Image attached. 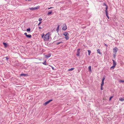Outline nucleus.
I'll list each match as a JSON object with an SVG mask.
<instances>
[{"label":"nucleus","instance_id":"1","mask_svg":"<svg viewBox=\"0 0 124 124\" xmlns=\"http://www.w3.org/2000/svg\"><path fill=\"white\" fill-rule=\"evenodd\" d=\"M49 33H48L45 35L44 37V41H46L49 40Z\"/></svg>","mask_w":124,"mask_h":124},{"label":"nucleus","instance_id":"2","mask_svg":"<svg viewBox=\"0 0 124 124\" xmlns=\"http://www.w3.org/2000/svg\"><path fill=\"white\" fill-rule=\"evenodd\" d=\"M118 50V48L116 47H115L113 48V50L114 53L116 54Z\"/></svg>","mask_w":124,"mask_h":124},{"label":"nucleus","instance_id":"3","mask_svg":"<svg viewBox=\"0 0 124 124\" xmlns=\"http://www.w3.org/2000/svg\"><path fill=\"white\" fill-rule=\"evenodd\" d=\"M67 29V26L66 24H64L63 25L62 29L63 30H65Z\"/></svg>","mask_w":124,"mask_h":124},{"label":"nucleus","instance_id":"4","mask_svg":"<svg viewBox=\"0 0 124 124\" xmlns=\"http://www.w3.org/2000/svg\"><path fill=\"white\" fill-rule=\"evenodd\" d=\"M53 100L52 99L48 101H46L44 104V105H47L51 101H52Z\"/></svg>","mask_w":124,"mask_h":124},{"label":"nucleus","instance_id":"5","mask_svg":"<svg viewBox=\"0 0 124 124\" xmlns=\"http://www.w3.org/2000/svg\"><path fill=\"white\" fill-rule=\"evenodd\" d=\"M80 50V49H78V50H77V55L78 56H79Z\"/></svg>","mask_w":124,"mask_h":124},{"label":"nucleus","instance_id":"6","mask_svg":"<svg viewBox=\"0 0 124 124\" xmlns=\"http://www.w3.org/2000/svg\"><path fill=\"white\" fill-rule=\"evenodd\" d=\"M63 35L65 36H66L69 35V34L67 32H64L63 33Z\"/></svg>","mask_w":124,"mask_h":124},{"label":"nucleus","instance_id":"7","mask_svg":"<svg viewBox=\"0 0 124 124\" xmlns=\"http://www.w3.org/2000/svg\"><path fill=\"white\" fill-rule=\"evenodd\" d=\"M112 61L113 62V65L116 66V62L113 60H112Z\"/></svg>","mask_w":124,"mask_h":124},{"label":"nucleus","instance_id":"8","mask_svg":"<svg viewBox=\"0 0 124 124\" xmlns=\"http://www.w3.org/2000/svg\"><path fill=\"white\" fill-rule=\"evenodd\" d=\"M26 37L29 38H31V35L30 34L27 35H26Z\"/></svg>","mask_w":124,"mask_h":124},{"label":"nucleus","instance_id":"9","mask_svg":"<svg viewBox=\"0 0 124 124\" xmlns=\"http://www.w3.org/2000/svg\"><path fill=\"white\" fill-rule=\"evenodd\" d=\"M59 25L56 29V31L57 32H58L59 31Z\"/></svg>","mask_w":124,"mask_h":124},{"label":"nucleus","instance_id":"10","mask_svg":"<svg viewBox=\"0 0 124 124\" xmlns=\"http://www.w3.org/2000/svg\"><path fill=\"white\" fill-rule=\"evenodd\" d=\"M20 76H26L27 75L26 74L24 73H22L20 75Z\"/></svg>","mask_w":124,"mask_h":124},{"label":"nucleus","instance_id":"11","mask_svg":"<svg viewBox=\"0 0 124 124\" xmlns=\"http://www.w3.org/2000/svg\"><path fill=\"white\" fill-rule=\"evenodd\" d=\"M39 8V6H37L36 7H34V10H36L38 9Z\"/></svg>","mask_w":124,"mask_h":124},{"label":"nucleus","instance_id":"12","mask_svg":"<svg viewBox=\"0 0 124 124\" xmlns=\"http://www.w3.org/2000/svg\"><path fill=\"white\" fill-rule=\"evenodd\" d=\"M52 13H53L52 11H50V12H48V13L47 15H50V14H51Z\"/></svg>","mask_w":124,"mask_h":124},{"label":"nucleus","instance_id":"13","mask_svg":"<svg viewBox=\"0 0 124 124\" xmlns=\"http://www.w3.org/2000/svg\"><path fill=\"white\" fill-rule=\"evenodd\" d=\"M91 66H90L88 67V69L90 71H91Z\"/></svg>","mask_w":124,"mask_h":124},{"label":"nucleus","instance_id":"14","mask_svg":"<svg viewBox=\"0 0 124 124\" xmlns=\"http://www.w3.org/2000/svg\"><path fill=\"white\" fill-rule=\"evenodd\" d=\"M65 36V38L67 40L68 39H69V36Z\"/></svg>","mask_w":124,"mask_h":124},{"label":"nucleus","instance_id":"15","mask_svg":"<svg viewBox=\"0 0 124 124\" xmlns=\"http://www.w3.org/2000/svg\"><path fill=\"white\" fill-rule=\"evenodd\" d=\"M119 99L120 101H124V98H120Z\"/></svg>","mask_w":124,"mask_h":124},{"label":"nucleus","instance_id":"16","mask_svg":"<svg viewBox=\"0 0 124 124\" xmlns=\"http://www.w3.org/2000/svg\"><path fill=\"white\" fill-rule=\"evenodd\" d=\"M3 44L4 46L5 47H6L7 45V43L4 42L3 43Z\"/></svg>","mask_w":124,"mask_h":124},{"label":"nucleus","instance_id":"17","mask_svg":"<svg viewBox=\"0 0 124 124\" xmlns=\"http://www.w3.org/2000/svg\"><path fill=\"white\" fill-rule=\"evenodd\" d=\"M97 53H98L100 54H101V53L100 52V50L99 49H98L97 50Z\"/></svg>","mask_w":124,"mask_h":124},{"label":"nucleus","instance_id":"18","mask_svg":"<svg viewBox=\"0 0 124 124\" xmlns=\"http://www.w3.org/2000/svg\"><path fill=\"white\" fill-rule=\"evenodd\" d=\"M51 55L50 54H49L48 56L47 55H46V57L47 58H48L49 57L51 56Z\"/></svg>","mask_w":124,"mask_h":124},{"label":"nucleus","instance_id":"19","mask_svg":"<svg viewBox=\"0 0 124 124\" xmlns=\"http://www.w3.org/2000/svg\"><path fill=\"white\" fill-rule=\"evenodd\" d=\"M105 76H104L102 78V81H104V80H105Z\"/></svg>","mask_w":124,"mask_h":124},{"label":"nucleus","instance_id":"20","mask_svg":"<svg viewBox=\"0 0 124 124\" xmlns=\"http://www.w3.org/2000/svg\"><path fill=\"white\" fill-rule=\"evenodd\" d=\"M42 63L44 65H47L48 64H46V61H45L44 62H43V63Z\"/></svg>","mask_w":124,"mask_h":124},{"label":"nucleus","instance_id":"21","mask_svg":"<svg viewBox=\"0 0 124 124\" xmlns=\"http://www.w3.org/2000/svg\"><path fill=\"white\" fill-rule=\"evenodd\" d=\"M88 55H90V54L91 52V51L90 50H88Z\"/></svg>","mask_w":124,"mask_h":124},{"label":"nucleus","instance_id":"22","mask_svg":"<svg viewBox=\"0 0 124 124\" xmlns=\"http://www.w3.org/2000/svg\"><path fill=\"white\" fill-rule=\"evenodd\" d=\"M105 14L106 16H108V11H105Z\"/></svg>","mask_w":124,"mask_h":124},{"label":"nucleus","instance_id":"23","mask_svg":"<svg viewBox=\"0 0 124 124\" xmlns=\"http://www.w3.org/2000/svg\"><path fill=\"white\" fill-rule=\"evenodd\" d=\"M41 38H42L44 37V33H42L41 34Z\"/></svg>","mask_w":124,"mask_h":124},{"label":"nucleus","instance_id":"24","mask_svg":"<svg viewBox=\"0 0 124 124\" xmlns=\"http://www.w3.org/2000/svg\"><path fill=\"white\" fill-rule=\"evenodd\" d=\"M104 84V81H102V83L101 84V86H102Z\"/></svg>","mask_w":124,"mask_h":124},{"label":"nucleus","instance_id":"25","mask_svg":"<svg viewBox=\"0 0 124 124\" xmlns=\"http://www.w3.org/2000/svg\"><path fill=\"white\" fill-rule=\"evenodd\" d=\"M31 29L30 28H28L27 29L26 31H30Z\"/></svg>","mask_w":124,"mask_h":124},{"label":"nucleus","instance_id":"26","mask_svg":"<svg viewBox=\"0 0 124 124\" xmlns=\"http://www.w3.org/2000/svg\"><path fill=\"white\" fill-rule=\"evenodd\" d=\"M5 58L6 59L7 61H8V60L9 59V58L8 56H6V57H5Z\"/></svg>","mask_w":124,"mask_h":124},{"label":"nucleus","instance_id":"27","mask_svg":"<svg viewBox=\"0 0 124 124\" xmlns=\"http://www.w3.org/2000/svg\"><path fill=\"white\" fill-rule=\"evenodd\" d=\"M119 82L120 83L124 82V81L122 80H120L119 81Z\"/></svg>","mask_w":124,"mask_h":124},{"label":"nucleus","instance_id":"28","mask_svg":"<svg viewBox=\"0 0 124 124\" xmlns=\"http://www.w3.org/2000/svg\"><path fill=\"white\" fill-rule=\"evenodd\" d=\"M74 69V68H71L70 69H69V70L70 71V70H73Z\"/></svg>","mask_w":124,"mask_h":124},{"label":"nucleus","instance_id":"29","mask_svg":"<svg viewBox=\"0 0 124 124\" xmlns=\"http://www.w3.org/2000/svg\"><path fill=\"white\" fill-rule=\"evenodd\" d=\"M108 6H106V8H105V11H108L107 9H108Z\"/></svg>","mask_w":124,"mask_h":124},{"label":"nucleus","instance_id":"30","mask_svg":"<svg viewBox=\"0 0 124 124\" xmlns=\"http://www.w3.org/2000/svg\"><path fill=\"white\" fill-rule=\"evenodd\" d=\"M29 9L31 10H34V7H32L31 8H29Z\"/></svg>","mask_w":124,"mask_h":124},{"label":"nucleus","instance_id":"31","mask_svg":"<svg viewBox=\"0 0 124 124\" xmlns=\"http://www.w3.org/2000/svg\"><path fill=\"white\" fill-rule=\"evenodd\" d=\"M115 67V66L114 65H113V66H112L111 67V68H113L114 69Z\"/></svg>","mask_w":124,"mask_h":124},{"label":"nucleus","instance_id":"32","mask_svg":"<svg viewBox=\"0 0 124 124\" xmlns=\"http://www.w3.org/2000/svg\"><path fill=\"white\" fill-rule=\"evenodd\" d=\"M42 19L41 18H40L39 19V21H41L42 20Z\"/></svg>","mask_w":124,"mask_h":124},{"label":"nucleus","instance_id":"33","mask_svg":"<svg viewBox=\"0 0 124 124\" xmlns=\"http://www.w3.org/2000/svg\"><path fill=\"white\" fill-rule=\"evenodd\" d=\"M62 42H58V43H57V44H56L57 45H59V44L61 43H62Z\"/></svg>","mask_w":124,"mask_h":124},{"label":"nucleus","instance_id":"34","mask_svg":"<svg viewBox=\"0 0 124 124\" xmlns=\"http://www.w3.org/2000/svg\"><path fill=\"white\" fill-rule=\"evenodd\" d=\"M114 54H113V57L115 58V57H116V54H115V53H114Z\"/></svg>","mask_w":124,"mask_h":124},{"label":"nucleus","instance_id":"35","mask_svg":"<svg viewBox=\"0 0 124 124\" xmlns=\"http://www.w3.org/2000/svg\"><path fill=\"white\" fill-rule=\"evenodd\" d=\"M41 23V22H40L38 24V26H39L40 24Z\"/></svg>","mask_w":124,"mask_h":124},{"label":"nucleus","instance_id":"36","mask_svg":"<svg viewBox=\"0 0 124 124\" xmlns=\"http://www.w3.org/2000/svg\"><path fill=\"white\" fill-rule=\"evenodd\" d=\"M113 97V96L109 98V100L110 101L111 99V98Z\"/></svg>","mask_w":124,"mask_h":124},{"label":"nucleus","instance_id":"37","mask_svg":"<svg viewBox=\"0 0 124 124\" xmlns=\"http://www.w3.org/2000/svg\"><path fill=\"white\" fill-rule=\"evenodd\" d=\"M103 5H104V6H107V5H106V4H105V3H104L103 4Z\"/></svg>","mask_w":124,"mask_h":124},{"label":"nucleus","instance_id":"38","mask_svg":"<svg viewBox=\"0 0 124 124\" xmlns=\"http://www.w3.org/2000/svg\"><path fill=\"white\" fill-rule=\"evenodd\" d=\"M104 44L106 46V47H107L108 45H106V44L104 43Z\"/></svg>","mask_w":124,"mask_h":124},{"label":"nucleus","instance_id":"39","mask_svg":"<svg viewBox=\"0 0 124 124\" xmlns=\"http://www.w3.org/2000/svg\"><path fill=\"white\" fill-rule=\"evenodd\" d=\"M24 35H25L26 36V35H27V33L25 32L24 33Z\"/></svg>","mask_w":124,"mask_h":124},{"label":"nucleus","instance_id":"40","mask_svg":"<svg viewBox=\"0 0 124 124\" xmlns=\"http://www.w3.org/2000/svg\"><path fill=\"white\" fill-rule=\"evenodd\" d=\"M102 86H101V90H103V87H102Z\"/></svg>","mask_w":124,"mask_h":124},{"label":"nucleus","instance_id":"41","mask_svg":"<svg viewBox=\"0 0 124 124\" xmlns=\"http://www.w3.org/2000/svg\"><path fill=\"white\" fill-rule=\"evenodd\" d=\"M106 16H107V17L108 18V19H109V17L108 16V15Z\"/></svg>","mask_w":124,"mask_h":124},{"label":"nucleus","instance_id":"42","mask_svg":"<svg viewBox=\"0 0 124 124\" xmlns=\"http://www.w3.org/2000/svg\"><path fill=\"white\" fill-rule=\"evenodd\" d=\"M39 29H42V28H41V27H39Z\"/></svg>","mask_w":124,"mask_h":124},{"label":"nucleus","instance_id":"43","mask_svg":"<svg viewBox=\"0 0 124 124\" xmlns=\"http://www.w3.org/2000/svg\"><path fill=\"white\" fill-rule=\"evenodd\" d=\"M53 8V7H50V8H48V9H50V8Z\"/></svg>","mask_w":124,"mask_h":124},{"label":"nucleus","instance_id":"44","mask_svg":"<svg viewBox=\"0 0 124 124\" xmlns=\"http://www.w3.org/2000/svg\"><path fill=\"white\" fill-rule=\"evenodd\" d=\"M52 69L53 70H54V68L53 67H52Z\"/></svg>","mask_w":124,"mask_h":124},{"label":"nucleus","instance_id":"45","mask_svg":"<svg viewBox=\"0 0 124 124\" xmlns=\"http://www.w3.org/2000/svg\"><path fill=\"white\" fill-rule=\"evenodd\" d=\"M31 0H28V1H29Z\"/></svg>","mask_w":124,"mask_h":124}]
</instances>
